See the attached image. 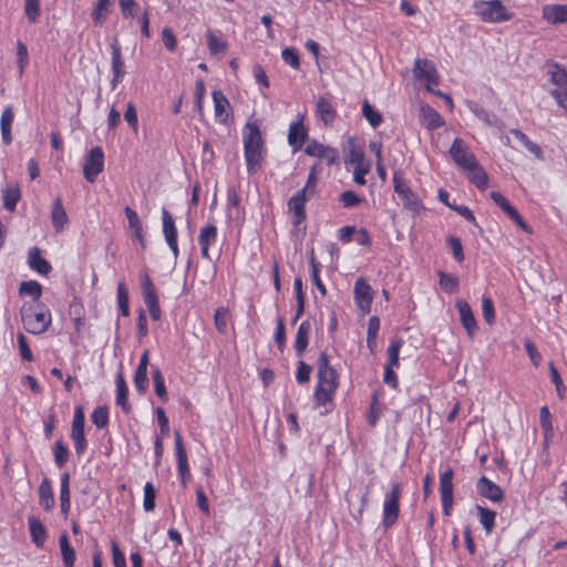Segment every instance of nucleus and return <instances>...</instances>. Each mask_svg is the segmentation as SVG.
<instances>
[{"label": "nucleus", "instance_id": "nucleus-16", "mask_svg": "<svg viewBox=\"0 0 567 567\" xmlns=\"http://www.w3.org/2000/svg\"><path fill=\"white\" fill-rule=\"evenodd\" d=\"M542 18L550 24L567 23V4L543 6Z\"/></svg>", "mask_w": 567, "mask_h": 567}, {"label": "nucleus", "instance_id": "nucleus-21", "mask_svg": "<svg viewBox=\"0 0 567 567\" xmlns=\"http://www.w3.org/2000/svg\"><path fill=\"white\" fill-rule=\"evenodd\" d=\"M215 117L220 123H226L230 113V104L227 97L220 91L213 92Z\"/></svg>", "mask_w": 567, "mask_h": 567}, {"label": "nucleus", "instance_id": "nucleus-46", "mask_svg": "<svg viewBox=\"0 0 567 567\" xmlns=\"http://www.w3.org/2000/svg\"><path fill=\"white\" fill-rule=\"evenodd\" d=\"M440 286L446 293H454L458 288V278L454 275L439 271Z\"/></svg>", "mask_w": 567, "mask_h": 567}, {"label": "nucleus", "instance_id": "nucleus-3", "mask_svg": "<svg viewBox=\"0 0 567 567\" xmlns=\"http://www.w3.org/2000/svg\"><path fill=\"white\" fill-rule=\"evenodd\" d=\"M21 318L27 331L33 334L43 333L51 323V312L44 303L23 307Z\"/></svg>", "mask_w": 567, "mask_h": 567}, {"label": "nucleus", "instance_id": "nucleus-7", "mask_svg": "<svg viewBox=\"0 0 567 567\" xmlns=\"http://www.w3.org/2000/svg\"><path fill=\"white\" fill-rule=\"evenodd\" d=\"M450 154L453 161L464 171L476 162L474 154L467 151L465 142L460 137L453 141Z\"/></svg>", "mask_w": 567, "mask_h": 567}, {"label": "nucleus", "instance_id": "nucleus-20", "mask_svg": "<svg viewBox=\"0 0 567 567\" xmlns=\"http://www.w3.org/2000/svg\"><path fill=\"white\" fill-rule=\"evenodd\" d=\"M316 112L324 125H331L337 117V111L327 95L318 99Z\"/></svg>", "mask_w": 567, "mask_h": 567}, {"label": "nucleus", "instance_id": "nucleus-47", "mask_svg": "<svg viewBox=\"0 0 567 567\" xmlns=\"http://www.w3.org/2000/svg\"><path fill=\"white\" fill-rule=\"evenodd\" d=\"M217 239V228L215 225H206L204 226L198 236L199 246H210Z\"/></svg>", "mask_w": 567, "mask_h": 567}, {"label": "nucleus", "instance_id": "nucleus-62", "mask_svg": "<svg viewBox=\"0 0 567 567\" xmlns=\"http://www.w3.org/2000/svg\"><path fill=\"white\" fill-rule=\"evenodd\" d=\"M393 187L399 198L412 190L400 172H395L393 175Z\"/></svg>", "mask_w": 567, "mask_h": 567}, {"label": "nucleus", "instance_id": "nucleus-12", "mask_svg": "<svg viewBox=\"0 0 567 567\" xmlns=\"http://www.w3.org/2000/svg\"><path fill=\"white\" fill-rule=\"evenodd\" d=\"M413 74L416 80H424L426 84H437L439 75L435 65L427 59H417L414 63Z\"/></svg>", "mask_w": 567, "mask_h": 567}, {"label": "nucleus", "instance_id": "nucleus-31", "mask_svg": "<svg viewBox=\"0 0 567 567\" xmlns=\"http://www.w3.org/2000/svg\"><path fill=\"white\" fill-rule=\"evenodd\" d=\"M113 0H97L92 11V20L95 25H102L111 12Z\"/></svg>", "mask_w": 567, "mask_h": 567}, {"label": "nucleus", "instance_id": "nucleus-9", "mask_svg": "<svg viewBox=\"0 0 567 567\" xmlns=\"http://www.w3.org/2000/svg\"><path fill=\"white\" fill-rule=\"evenodd\" d=\"M309 199V195H305L303 192H297L288 200V210L292 214L291 223L295 227H299L306 220L305 205Z\"/></svg>", "mask_w": 567, "mask_h": 567}, {"label": "nucleus", "instance_id": "nucleus-44", "mask_svg": "<svg viewBox=\"0 0 567 567\" xmlns=\"http://www.w3.org/2000/svg\"><path fill=\"white\" fill-rule=\"evenodd\" d=\"M152 378L157 396L163 402H166L168 400V396L165 388L164 377L158 368H153Z\"/></svg>", "mask_w": 567, "mask_h": 567}, {"label": "nucleus", "instance_id": "nucleus-38", "mask_svg": "<svg viewBox=\"0 0 567 567\" xmlns=\"http://www.w3.org/2000/svg\"><path fill=\"white\" fill-rule=\"evenodd\" d=\"M362 114L373 128L380 126L383 121L382 114L375 110L367 100H364L362 104Z\"/></svg>", "mask_w": 567, "mask_h": 567}, {"label": "nucleus", "instance_id": "nucleus-6", "mask_svg": "<svg viewBox=\"0 0 567 567\" xmlns=\"http://www.w3.org/2000/svg\"><path fill=\"white\" fill-rule=\"evenodd\" d=\"M104 167V154L101 147H93L87 157L85 158L83 165V174L84 178L93 183L95 182L97 175L103 171Z\"/></svg>", "mask_w": 567, "mask_h": 567}, {"label": "nucleus", "instance_id": "nucleus-14", "mask_svg": "<svg viewBox=\"0 0 567 567\" xmlns=\"http://www.w3.org/2000/svg\"><path fill=\"white\" fill-rule=\"evenodd\" d=\"M477 493L493 503H501L504 499L503 489L486 476H482L476 483Z\"/></svg>", "mask_w": 567, "mask_h": 567}, {"label": "nucleus", "instance_id": "nucleus-49", "mask_svg": "<svg viewBox=\"0 0 567 567\" xmlns=\"http://www.w3.org/2000/svg\"><path fill=\"white\" fill-rule=\"evenodd\" d=\"M310 264H311V279H312V282L317 287V289L320 291V293L322 296H326L327 295V289H326V286L322 284V281L320 279V276H319V271H320L319 267H320V265L317 261L313 251H311V255H310Z\"/></svg>", "mask_w": 567, "mask_h": 567}, {"label": "nucleus", "instance_id": "nucleus-25", "mask_svg": "<svg viewBox=\"0 0 567 567\" xmlns=\"http://www.w3.org/2000/svg\"><path fill=\"white\" fill-rule=\"evenodd\" d=\"M453 476H454V472L451 467H447L446 471L441 473V475H440L441 501L449 503L450 498H453Z\"/></svg>", "mask_w": 567, "mask_h": 567}, {"label": "nucleus", "instance_id": "nucleus-42", "mask_svg": "<svg viewBox=\"0 0 567 567\" xmlns=\"http://www.w3.org/2000/svg\"><path fill=\"white\" fill-rule=\"evenodd\" d=\"M124 213L126 215V218L128 220L130 227L134 230L136 238L143 244V229H142V223L136 214L135 210H133L131 207L126 206L124 209Z\"/></svg>", "mask_w": 567, "mask_h": 567}, {"label": "nucleus", "instance_id": "nucleus-52", "mask_svg": "<svg viewBox=\"0 0 567 567\" xmlns=\"http://www.w3.org/2000/svg\"><path fill=\"white\" fill-rule=\"evenodd\" d=\"M155 498H156V488L151 482H147L144 486V499H143V507H144L145 512L154 511Z\"/></svg>", "mask_w": 567, "mask_h": 567}, {"label": "nucleus", "instance_id": "nucleus-41", "mask_svg": "<svg viewBox=\"0 0 567 567\" xmlns=\"http://www.w3.org/2000/svg\"><path fill=\"white\" fill-rule=\"evenodd\" d=\"M85 416L82 406H76L72 421L71 437L84 436Z\"/></svg>", "mask_w": 567, "mask_h": 567}, {"label": "nucleus", "instance_id": "nucleus-26", "mask_svg": "<svg viewBox=\"0 0 567 567\" xmlns=\"http://www.w3.org/2000/svg\"><path fill=\"white\" fill-rule=\"evenodd\" d=\"M142 290L148 310L159 307L155 287L148 275H145L142 279Z\"/></svg>", "mask_w": 567, "mask_h": 567}, {"label": "nucleus", "instance_id": "nucleus-24", "mask_svg": "<svg viewBox=\"0 0 567 567\" xmlns=\"http://www.w3.org/2000/svg\"><path fill=\"white\" fill-rule=\"evenodd\" d=\"M310 330L311 324L308 320L302 321L297 330L293 348L298 355H301L308 347Z\"/></svg>", "mask_w": 567, "mask_h": 567}, {"label": "nucleus", "instance_id": "nucleus-1", "mask_svg": "<svg viewBox=\"0 0 567 567\" xmlns=\"http://www.w3.org/2000/svg\"><path fill=\"white\" fill-rule=\"evenodd\" d=\"M337 371L329 365V358L321 352L318 358V384L315 390V400L318 405H326L332 401L338 386Z\"/></svg>", "mask_w": 567, "mask_h": 567}, {"label": "nucleus", "instance_id": "nucleus-57", "mask_svg": "<svg viewBox=\"0 0 567 567\" xmlns=\"http://www.w3.org/2000/svg\"><path fill=\"white\" fill-rule=\"evenodd\" d=\"M282 60L286 64L298 70L300 68V59L298 50L295 48H286L281 53Z\"/></svg>", "mask_w": 567, "mask_h": 567}, {"label": "nucleus", "instance_id": "nucleus-39", "mask_svg": "<svg viewBox=\"0 0 567 567\" xmlns=\"http://www.w3.org/2000/svg\"><path fill=\"white\" fill-rule=\"evenodd\" d=\"M400 200L402 202L403 207L413 214H420V212L424 209L419 196L413 190H410L400 197Z\"/></svg>", "mask_w": 567, "mask_h": 567}, {"label": "nucleus", "instance_id": "nucleus-5", "mask_svg": "<svg viewBox=\"0 0 567 567\" xmlns=\"http://www.w3.org/2000/svg\"><path fill=\"white\" fill-rule=\"evenodd\" d=\"M401 486L398 483H393L391 491L385 495L383 503V525L384 527H391L399 517Z\"/></svg>", "mask_w": 567, "mask_h": 567}, {"label": "nucleus", "instance_id": "nucleus-15", "mask_svg": "<svg viewBox=\"0 0 567 567\" xmlns=\"http://www.w3.org/2000/svg\"><path fill=\"white\" fill-rule=\"evenodd\" d=\"M308 137V131L303 125V115L298 114V121L289 126L288 143L295 151L300 150Z\"/></svg>", "mask_w": 567, "mask_h": 567}, {"label": "nucleus", "instance_id": "nucleus-11", "mask_svg": "<svg viewBox=\"0 0 567 567\" xmlns=\"http://www.w3.org/2000/svg\"><path fill=\"white\" fill-rule=\"evenodd\" d=\"M175 453L177 458V470L181 477L183 487H186L187 480L189 477V466L187 461V453L183 444L182 434L179 431H175Z\"/></svg>", "mask_w": 567, "mask_h": 567}, {"label": "nucleus", "instance_id": "nucleus-10", "mask_svg": "<svg viewBox=\"0 0 567 567\" xmlns=\"http://www.w3.org/2000/svg\"><path fill=\"white\" fill-rule=\"evenodd\" d=\"M460 315V321L470 338H473L478 331L477 321L470 303L466 300L458 299L455 303Z\"/></svg>", "mask_w": 567, "mask_h": 567}, {"label": "nucleus", "instance_id": "nucleus-33", "mask_svg": "<svg viewBox=\"0 0 567 567\" xmlns=\"http://www.w3.org/2000/svg\"><path fill=\"white\" fill-rule=\"evenodd\" d=\"M20 198L21 192L18 185L7 186L2 189L3 207L7 210L13 212Z\"/></svg>", "mask_w": 567, "mask_h": 567}, {"label": "nucleus", "instance_id": "nucleus-45", "mask_svg": "<svg viewBox=\"0 0 567 567\" xmlns=\"http://www.w3.org/2000/svg\"><path fill=\"white\" fill-rule=\"evenodd\" d=\"M467 106H468L470 111L472 113H474L478 120H481L482 122H484L485 124H487L489 126L494 124L496 117H495V115L489 113L487 110H485L484 107L480 106L477 103L472 102V101L467 102Z\"/></svg>", "mask_w": 567, "mask_h": 567}, {"label": "nucleus", "instance_id": "nucleus-55", "mask_svg": "<svg viewBox=\"0 0 567 567\" xmlns=\"http://www.w3.org/2000/svg\"><path fill=\"white\" fill-rule=\"evenodd\" d=\"M134 384H135L136 390L141 394L146 392V390L148 388L147 369L137 367L135 374H134Z\"/></svg>", "mask_w": 567, "mask_h": 567}, {"label": "nucleus", "instance_id": "nucleus-30", "mask_svg": "<svg viewBox=\"0 0 567 567\" xmlns=\"http://www.w3.org/2000/svg\"><path fill=\"white\" fill-rule=\"evenodd\" d=\"M39 504L45 511H50L54 506V495L48 478H44L39 486Z\"/></svg>", "mask_w": 567, "mask_h": 567}, {"label": "nucleus", "instance_id": "nucleus-19", "mask_svg": "<svg viewBox=\"0 0 567 567\" xmlns=\"http://www.w3.org/2000/svg\"><path fill=\"white\" fill-rule=\"evenodd\" d=\"M545 68L550 83L557 86L559 91H567V71L554 61L546 62Z\"/></svg>", "mask_w": 567, "mask_h": 567}, {"label": "nucleus", "instance_id": "nucleus-37", "mask_svg": "<svg viewBox=\"0 0 567 567\" xmlns=\"http://www.w3.org/2000/svg\"><path fill=\"white\" fill-rule=\"evenodd\" d=\"M207 45L210 54H224L227 51V43L221 38H218L212 30L206 32Z\"/></svg>", "mask_w": 567, "mask_h": 567}, {"label": "nucleus", "instance_id": "nucleus-58", "mask_svg": "<svg viewBox=\"0 0 567 567\" xmlns=\"http://www.w3.org/2000/svg\"><path fill=\"white\" fill-rule=\"evenodd\" d=\"M124 120L131 126L133 133L137 134L138 131V117L137 112L132 102L127 103L126 110L124 112Z\"/></svg>", "mask_w": 567, "mask_h": 567}, {"label": "nucleus", "instance_id": "nucleus-48", "mask_svg": "<svg viewBox=\"0 0 567 567\" xmlns=\"http://www.w3.org/2000/svg\"><path fill=\"white\" fill-rule=\"evenodd\" d=\"M117 302L118 309L124 317L130 316V307H128V291L124 282L117 284Z\"/></svg>", "mask_w": 567, "mask_h": 567}, {"label": "nucleus", "instance_id": "nucleus-43", "mask_svg": "<svg viewBox=\"0 0 567 567\" xmlns=\"http://www.w3.org/2000/svg\"><path fill=\"white\" fill-rule=\"evenodd\" d=\"M480 522L485 528L486 533H491L495 526L496 513L487 507L477 505Z\"/></svg>", "mask_w": 567, "mask_h": 567}, {"label": "nucleus", "instance_id": "nucleus-51", "mask_svg": "<svg viewBox=\"0 0 567 567\" xmlns=\"http://www.w3.org/2000/svg\"><path fill=\"white\" fill-rule=\"evenodd\" d=\"M482 313L487 324L492 326L495 322L494 302L489 296H483L482 298Z\"/></svg>", "mask_w": 567, "mask_h": 567}, {"label": "nucleus", "instance_id": "nucleus-8", "mask_svg": "<svg viewBox=\"0 0 567 567\" xmlns=\"http://www.w3.org/2000/svg\"><path fill=\"white\" fill-rule=\"evenodd\" d=\"M354 300L363 313L370 312L373 300V290L363 278H359L354 282Z\"/></svg>", "mask_w": 567, "mask_h": 567}, {"label": "nucleus", "instance_id": "nucleus-60", "mask_svg": "<svg viewBox=\"0 0 567 567\" xmlns=\"http://www.w3.org/2000/svg\"><path fill=\"white\" fill-rule=\"evenodd\" d=\"M17 58H18L19 73L22 74L25 66L29 63V53H28L27 45L21 41H18V43H17Z\"/></svg>", "mask_w": 567, "mask_h": 567}, {"label": "nucleus", "instance_id": "nucleus-64", "mask_svg": "<svg viewBox=\"0 0 567 567\" xmlns=\"http://www.w3.org/2000/svg\"><path fill=\"white\" fill-rule=\"evenodd\" d=\"M362 198H360L353 190H346L340 195V202L343 207L351 208L355 207L362 203Z\"/></svg>", "mask_w": 567, "mask_h": 567}, {"label": "nucleus", "instance_id": "nucleus-54", "mask_svg": "<svg viewBox=\"0 0 567 567\" xmlns=\"http://www.w3.org/2000/svg\"><path fill=\"white\" fill-rule=\"evenodd\" d=\"M54 462L58 467H63L69 458V450L62 441H58L53 447Z\"/></svg>", "mask_w": 567, "mask_h": 567}, {"label": "nucleus", "instance_id": "nucleus-40", "mask_svg": "<svg viewBox=\"0 0 567 567\" xmlns=\"http://www.w3.org/2000/svg\"><path fill=\"white\" fill-rule=\"evenodd\" d=\"M20 295L32 297L34 301L42 296V286L35 280L22 281L19 287Z\"/></svg>", "mask_w": 567, "mask_h": 567}, {"label": "nucleus", "instance_id": "nucleus-32", "mask_svg": "<svg viewBox=\"0 0 567 567\" xmlns=\"http://www.w3.org/2000/svg\"><path fill=\"white\" fill-rule=\"evenodd\" d=\"M51 219L56 231H61L69 221L68 215L60 198L54 200L51 212Z\"/></svg>", "mask_w": 567, "mask_h": 567}, {"label": "nucleus", "instance_id": "nucleus-53", "mask_svg": "<svg viewBox=\"0 0 567 567\" xmlns=\"http://www.w3.org/2000/svg\"><path fill=\"white\" fill-rule=\"evenodd\" d=\"M92 422L97 429H104L109 424V411L106 406H97L91 414Z\"/></svg>", "mask_w": 567, "mask_h": 567}, {"label": "nucleus", "instance_id": "nucleus-63", "mask_svg": "<svg viewBox=\"0 0 567 567\" xmlns=\"http://www.w3.org/2000/svg\"><path fill=\"white\" fill-rule=\"evenodd\" d=\"M539 422H540V426L544 430L546 436L553 433L551 416H550V412L546 405L540 408Z\"/></svg>", "mask_w": 567, "mask_h": 567}, {"label": "nucleus", "instance_id": "nucleus-18", "mask_svg": "<svg viewBox=\"0 0 567 567\" xmlns=\"http://www.w3.org/2000/svg\"><path fill=\"white\" fill-rule=\"evenodd\" d=\"M28 265L32 270L43 276L49 275L52 270L50 262L41 256V250L37 246L31 247L28 251Z\"/></svg>", "mask_w": 567, "mask_h": 567}, {"label": "nucleus", "instance_id": "nucleus-29", "mask_svg": "<svg viewBox=\"0 0 567 567\" xmlns=\"http://www.w3.org/2000/svg\"><path fill=\"white\" fill-rule=\"evenodd\" d=\"M467 172L471 182L480 189H485L488 182L486 172L481 167L476 161L474 165H471L465 169Z\"/></svg>", "mask_w": 567, "mask_h": 567}, {"label": "nucleus", "instance_id": "nucleus-23", "mask_svg": "<svg viewBox=\"0 0 567 567\" xmlns=\"http://www.w3.org/2000/svg\"><path fill=\"white\" fill-rule=\"evenodd\" d=\"M14 120V112L11 105H7L3 109L0 118L1 137L4 145H9L12 142L11 125Z\"/></svg>", "mask_w": 567, "mask_h": 567}, {"label": "nucleus", "instance_id": "nucleus-28", "mask_svg": "<svg viewBox=\"0 0 567 567\" xmlns=\"http://www.w3.org/2000/svg\"><path fill=\"white\" fill-rule=\"evenodd\" d=\"M111 54H112V72L113 74H116V76H124L125 71V64L124 60L122 58L121 47L117 41V39H114L111 44Z\"/></svg>", "mask_w": 567, "mask_h": 567}, {"label": "nucleus", "instance_id": "nucleus-56", "mask_svg": "<svg viewBox=\"0 0 567 567\" xmlns=\"http://www.w3.org/2000/svg\"><path fill=\"white\" fill-rule=\"evenodd\" d=\"M228 309L219 307L215 311L214 323L218 332L225 333L227 329Z\"/></svg>", "mask_w": 567, "mask_h": 567}, {"label": "nucleus", "instance_id": "nucleus-2", "mask_svg": "<svg viewBox=\"0 0 567 567\" xmlns=\"http://www.w3.org/2000/svg\"><path fill=\"white\" fill-rule=\"evenodd\" d=\"M244 151L247 171L249 174H254L264 161L260 130L254 123H247L245 126Z\"/></svg>", "mask_w": 567, "mask_h": 567}, {"label": "nucleus", "instance_id": "nucleus-59", "mask_svg": "<svg viewBox=\"0 0 567 567\" xmlns=\"http://www.w3.org/2000/svg\"><path fill=\"white\" fill-rule=\"evenodd\" d=\"M24 11L30 22H35L40 16V0H24Z\"/></svg>", "mask_w": 567, "mask_h": 567}, {"label": "nucleus", "instance_id": "nucleus-4", "mask_svg": "<svg viewBox=\"0 0 567 567\" xmlns=\"http://www.w3.org/2000/svg\"><path fill=\"white\" fill-rule=\"evenodd\" d=\"M473 8L484 22L498 23L512 19V14L507 12L501 0L475 1Z\"/></svg>", "mask_w": 567, "mask_h": 567}, {"label": "nucleus", "instance_id": "nucleus-17", "mask_svg": "<svg viewBox=\"0 0 567 567\" xmlns=\"http://www.w3.org/2000/svg\"><path fill=\"white\" fill-rule=\"evenodd\" d=\"M421 124L427 130H436L444 125V120L440 113L427 104L420 106Z\"/></svg>", "mask_w": 567, "mask_h": 567}, {"label": "nucleus", "instance_id": "nucleus-27", "mask_svg": "<svg viewBox=\"0 0 567 567\" xmlns=\"http://www.w3.org/2000/svg\"><path fill=\"white\" fill-rule=\"evenodd\" d=\"M128 389L123 374L120 372L116 375V404L120 405L123 412L131 411V404L127 400Z\"/></svg>", "mask_w": 567, "mask_h": 567}, {"label": "nucleus", "instance_id": "nucleus-22", "mask_svg": "<svg viewBox=\"0 0 567 567\" xmlns=\"http://www.w3.org/2000/svg\"><path fill=\"white\" fill-rule=\"evenodd\" d=\"M28 524L32 542L37 547H42L48 538L44 525L35 516H29Z\"/></svg>", "mask_w": 567, "mask_h": 567}, {"label": "nucleus", "instance_id": "nucleus-34", "mask_svg": "<svg viewBox=\"0 0 567 567\" xmlns=\"http://www.w3.org/2000/svg\"><path fill=\"white\" fill-rule=\"evenodd\" d=\"M60 550L62 555V560L65 567H74L75 560V550L70 545L69 537L66 533H63L59 538Z\"/></svg>", "mask_w": 567, "mask_h": 567}, {"label": "nucleus", "instance_id": "nucleus-50", "mask_svg": "<svg viewBox=\"0 0 567 567\" xmlns=\"http://www.w3.org/2000/svg\"><path fill=\"white\" fill-rule=\"evenodd\" d=\"M402 344L403 340L401 338H394L391 340L388 348V365L399 367V353Z\"/></svg>", "mask_w": 567, "mask_h": 567}, {"label": "nucleus", "instance_id": "nucleus-36", "mask_svg": "<svg viewBox=\"0 0 567 567\" xmlns=\"http://www.w3.org/2000/svg\"><path fill=\"white\" fill-rule=\"evenodd\" d=\"M162 221L165 240L173 241V239H177V229L175 226V220L172 214L166 208L162 209Z\"/></svg>", "mask_w": 567, "mask_h": 567}, {"label": "nucleus", "instance_id": "nucleus-61", "mask_svg": "<svg viewBox=\"0 0 567 567\" xmlns=\"http://www.w3.org/2000/svg\"><path fill=\"white\" fill-rule=\"evenodd\" d=\"M118 3L124 18L137 17L138 4L135 0H118Z\"/></svg>", "mask_w": 567, "mask_h": 567}, {"label": "nucleus", "instance_id": "nucleus-13", "mask_svg": "<svg viewBox=\"0 0 567 567\" xmlns=\"http://www.w3.org/2000/svg\"><path fill=\"white\" fill-rule=\"evenodd\" d=\"M305 153L309 156H313V157L323 159L328 165H333L339 157V153L336 148H333L331 146L322 145L315 140L311 141L306 146Z\"/></svg>", "mask_w": 567, "mask_h": 567}, {"label": "nucleus", "instance_id": "nucleus-35", "mask_svg": "<svg viewBox=\"0 0 567 567\" xmlns=\"http://www.w3.org/2000/svg\"><path fill=\"white\" fill-rule=\"evenodd\" d=\"M511 135L519 142L527 151L533 153L537 158H543L542 148L534 142H532L528 136L523 133L520 130L513 128L509 131Z\"/></svg>", "mask_w": 567, "mask_h": 567}]
</instances>
